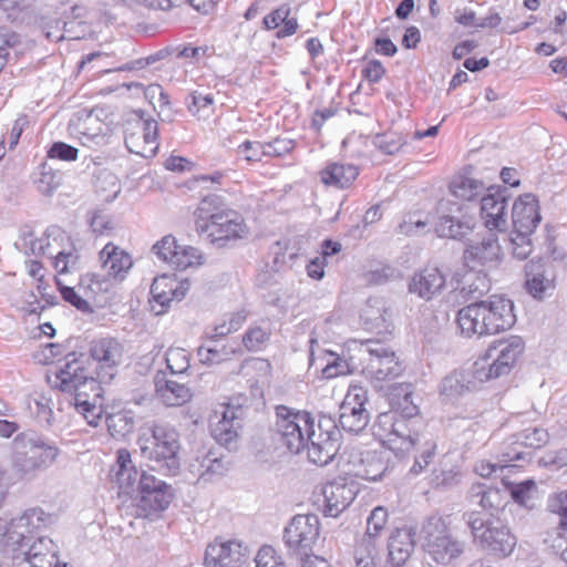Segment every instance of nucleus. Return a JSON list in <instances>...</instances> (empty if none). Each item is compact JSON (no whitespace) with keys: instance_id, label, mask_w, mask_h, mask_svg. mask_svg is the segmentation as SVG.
<instances>
[{"instance_id":"38","label":"nucleus","mask_w":567,"mask_h":567,"mask_svg":"<svg viewBox=\"0 0 567 567\" xmlns=\"http://www.w3.org/2000/svg\"><path fill=\"white\" fill-rule=\"evenodd\" d=\"M516 441L512 447H516L517 451H520L519 446H525L529 449H540L544 446L548 440L549 434L546 430L540 427L525 429L518 432L516 435Z\"/></svg>"},{"instance_id":"33","label":"nucleus","mask_w":567,"mask_h":567,"mask_svg":"<svg viewBox=\"0 0 567 567\" xmlns=\"http://www.w3.org/2000/svg\"><path fill=\"white\" fill-rule=\"evenodd\" d=\"M363 318L365 323L370 324L371 328L378 329L380 332H389L392 328L391 312L385 307L382 299L370 298L367 301V308L363 311Z\"/></svg>"},{"instance_id":"19","label":"nucleus","mask_w":567,"mask_h":567,"mask_svg":"<svg viewBox=\"0 0 567 567\" xmlns=\"http://www.w3.org/2000/svg\"><path fill=\"white\" fill-rule=\"evenodd\" d=\"M501 247L493 233L484 235L481 239H471L464 252V265L468 269L485 267L498 260Z\"/></svg>"},{"instance_id":"61","label":"nucleus","mask_w":567,"mask_h":567,"mask_svg":"<svg viewBox=\"0 0 567 567\" xmlns=\"http://www.w3.org/2000/svg\"><path fill=\"white\" fill-rule=\"evenodd\" d=\"M266 155L268 156H282L291 152L295 147V142L289 138H275L272 142L265 144Z\"/></svg>"},{"instance_id":"59","label":"nucleus","mask_w":567,"mask_h":567,"mask_svg":"<svg viewBox=\"0 0 567 567\" xmlns=\"http://www.w3.org/2000/svg\"><path fill=\"white\" fill-rule=\"evenodd\" d=\"M238 150L244 158L248 162L260 161L261 157L266 155V147L259 142L246 141L239 146Z\"/></svg>"},{"instance_id":"26","label":"nucleus","mask_w":567,"mask_h":567,"mask_svg":"<svg viewBox=\"0 0 567 567\" xmlns=\"http://www.w3.org/2000/svg\"><path fill=\"white\" fill-rule=\"evenodd\" d=\"M221 413L217 422L210 423V434L213 439L229 452L237 451L239 439L244 429L243 420H235Z\"/></svg>"},{"instance_id":"24","label":"nucleus","mask_w":567,"mask_h":567,"mask_svg":"<svg viewBox=\"0 0 567 567\" xmlns=\"http://www.w3.org/2000/svg\"><path fill=\"white\" fill-rule=\"evenodd\" d=\"M505 485L504 481H502ZM468 498L472 503L482 507L483 514L495 515L498 511H503L508 503V491L495 486H486L485 484H473L468 491Z\"/></svg>"},{"instance_id":"53","label":"nucleus","mask_w":567,"mask_h":567,"mask_svg":"<svg viewBox=\"0 0 567 567\" xmlns=\"http://www.w3.org/2000/svg\"><path fill=\"white\" fill-rule=\"evenodd\" d=\"M55 282L64 301L71 303L73 307H75L78 310L82 312L86 313L93 311L90 303L81 296H79L74 288L62 285L61 280L56 277Z\"/></svg>"},{"instance_id":"43","label":"nucleus","mask_w":567,"mask_h":567,"mask_svg":"<svg viewBox=\"0 0 567 567\" xmlns=\"http://www.w3.org/2000/svg\"><path fill=\"white\" fill-rule=\"evenodd\" d=\"M152 252L167 264H173L177 256V239L173 235H166L156 241L152 247Z\"/></svg>"},{"instance_id":"15","label":"nucleus","mask_w":567,"mask_h":567,"mask_svg":"<svg viewBox=\"0 0 567 567\" xmlns=\"http://www.w3.org/2000/svg\"><path fill=\"white\" fill-rule=\"evenodd\" d=\"M365 346L369 358L364 371L372 380H392L403 372L404 368L394 351L374 340H368Z\"/></svg>"},{"instance_id":"54","label":"nucleus","mask_w":567,"mask_h":567,"mask_svg":"<svg viewBox=\"0 0 567 567\" xmlns=\"http://www.w3.org/2000/svg\"><path fill=\"white\" fill-rule=\"evenodd\" d=\"M270 332L261 327H252L243 336V342L248 351H258L269 340Z\"/></svg>"},{"instance_id":"64","label":"nucleus","mask_w":567,"mask_h":567,"mask_svg":"<svg viewBox=\"0 0 567 567\" xmlns=\"http://www.w3.org/2000/svg\"><path fill=\"white\" fill-rule=\"evenodd\" d=\"M81 133L87 141L95 140L96 137H103L102 126L97 122L96 117H93L92 113L86 115V118L82 123Z\"/></svg>"},{"instance_id":"46","label":"nucleus","mask_w":567,"mask_h":567,"mask_svg":"<svg viewBox=\"0 0 567 567\" xmlns=\"http://www.w3.org/2000/svg\"><path fill=\"white\" fill-rule=\"evenodd\" d=\"M206 262L205 255L196 247L185 246L179 250V272L196 269Z\"/></svg>"},{"instance_id":"9","label":"nucleus","mask_w":567,"mask_h":567,"mask_svg":"<svg viewBox=\"0 0 567 567\" xmlns=\"http://www.w3.org/2000/svg\"><path fill=\"white\" fill-rule=\"evenodd\" d=\"M524 350L525 342L519 336L496 341L487 352L489 358L493 357V352H496V358L492 364H487L486 361L475 362V378L480 381H488L508 374Z\"/></svg>"},{"instance_id":"60","label":"nucleus","mask_w":567,"mask_h":567,"mask_svg":"<svg viewBox=\"0 0 567 567\" xmlns=\"http://www.w3.org/2000/svg\"><path fill=\"white\" fill-rule=\"evenodd\" d=\"M188 473H185V480H188L189 482L194 481L196 477L198 480H204L205 482L209 481L208 477H206V456L205 452H203L200 455H197L189 464H188Z\"/></svg>"},{"instance_id":"22","label":"nucleus","mask_w":567,"mask_h":567,"mask_svg":"<svg viewBox=\"0 0 567 567\" xmlns=\"http://www.w3.org/2000/svg\"><path fill=\"white\" fill-rule=\"evenodd\" d=\"M540 220L538 200L535 195L523 194L514 202L512 221L516 231L533 234Z\"/></svg>"},{"instance_id":"6","label":"nucleus","mask_w":567,"mask_h":567,"mask_svg":"<svg viewBox=\"0 0 567 567\" xmlns=\"http://www.w3.org/2000/svg\"><path fill=\"white\" fill-rule=\"evenodd\" d=\"M60 452L55 444L34 431L19 433L12 442V470L21 480H33L56 461Z\"/></svg>"},{"instance_id":"18","label":"nucleus","mask_w":567,"mask_h":567,"mask_svg":"<svg viewBox=\"0 0 567 567\" xmlns=\"http://www.w3.org/2000/svg\"><path fill=\"white\" fill-rule=\"evenodd\" d=\"M357 492L355 484L346 478L339 477L326 483L322 487L324 516H339L354 501Z\"/></svg>"},{"instance_id":"3","label":"nucleus","mask_w":567,"mask_h":567,"mask_svg":"<svg viewBox=\"0 0 567 567\" xmlns=\"http://www.w3.org/2000/svg\"><path fill=\"white\" fill-rule=\"evenodd\" d=\"M116 466L115 476L120 494L135 495L137 516L150 517L168 506L173 497L171 486L146 471L138 470L132 461L130 451H117Z\"/></svg>"},{"instance_id":"12","label":"nucleus","mask_w":567,"mask_h":567,"mask_svg":"<svg viewBox=\"0 0 567 567\" xmlns=\"http://www.w3.org/2000/svg\"><path fill=\"white\" fill-rule=\"evenodd\" d=\"M319 534L320 524L317 515H296L284 530V540L290 551L303 557L312 551Z\"/></svg>"},{"instance_id":"44","label":"nucleus","mask_w":567,"mask_h":567,"mask_svg":"<svg viewBox=\"0 0 567 567\" xmlns=\"http://www.w3.org/2000/svg\"><path fill=\"white\" fill-rule=\"evenodd\" d=\"M406 142L398 133L377 134L373 145L388 155L398 153Z\"/></svg>"},{"instance_id":"4","label":"nucleus","mask_w":567,"mask_h":567,"mask_svg":"<svg viewBox=\"0 0 567 567\" xmlns=\"http://www.w3.org/2000/svg\"><path fill=\"white\" fill-rule=\"evenodd\" d=\"M64 367L56 373L60 381L59 388L63 392L74 393L76 409L82 411L89 424L97 425L101 419L100 408L103 404L102 384H109L100 380L92 367L84 365V354H69Z\"/></svg>"},{"instance_id":"39","label":"nucleus","mask_w":567,"mask_h":567,"mask_svg":"<svg viewBox=\"0 0 567 567\" xmlns=\"http://www.w3.org/2000/svg\"><path fill=\"white\" fill-rule=\"evenodd\" d=\"M362 463L363 467L360 475L367 481L377 482L381 480L388 470L386 462L377 453H368Z\"/></svg>"},{"instance_id":"36","label":"nucleus","mask_w":567,"mask_h":567,"mask_svg":"<svg viewBox=\"0 0 567 567\" xmlns=\"http://www.w3.org/2000/svg\"><path fill=\"white\" fill-rule=\"evenodd\" d=\"M502 457L503 458L501 460V462L503 464L481 463L476 467V472L483 477H488L493 473H495L497 468L502 470L503 467L511 466L512 462H515V461L528 462L532 457V453L525 452V451H517L516 447H509V450L507 452L503 453Z\"/></svg>"},{"instance_id":"52","label":"nucleus","mask_w":567,"mask_h":567,"mask_svg":"<svg viewBox=\"0 0 567 567\" xmlns=\"http://www.w3.org/2000/svg\"><path fill=\"white\" fill-rule=\"evenodd\" d=\"M508 497L511 496L517 504L528 507L529 501L536 491V484L532 480L524 481L511 488H507Z\"/></svg>"},{"instance_id":"5","label":"nucleus","mask_w":567,"mask_h":567,"mask_svg":"<svg viewBox=\"0 0 567 567\" xmlns=\"http://www.w3.org/2000/svg\"><path fill=\"white\" fill-rule=\"evenodd\" d=\"M515 322L514 302L497 295L461 308L456 317L461 333L467 338L496 334L511 329Z\"/></svg>"},{"instance_id":"29","label":"nucleus","mask_w":567,"mask_h":567,"mask_svg":"<svg viewBox=\"0 0 567 567\" xmlns=\"http://www.w3.org/2000/svg\"><path fill=\"white\" fill-rule=\"evenodd\" d=\"M100 261L109 277L123 280L133 266L131 256L113 243L106 244L100 251Z\"/></svg>"},{"instance_id":"41","label":"nucleus","mask_w":567,"mask_h":567,"mask_svg":"<svg viewBox=\"0 0 567 567\" xmlns=\"http://www.w3.org/2000/svg\"><path fill=\"white\" fill-rule=\"evenodd\" d=\"M422 451L415 456L414 463L410 468V473L419 475L423 472L433 461L436 452V442L429 439H422L421 444Z\"/></svg>"},{"instance_id":"11","label":"nucleus","mask_w":567,"mask_h":567,"mask_svg":"<svg viewBox=\"0 0 567 567\" xmlns=\"http://www.w3.org/2000/svg\"><path fill=\"white\" fill-rule=\"evenodd\" d=\"M122 357L123 347L115 338H101L90 343L84 365L92 367L100 380L111 382L118 372Z\"/></svg>"},{"instance_id":"45","label":"nucleus","mask_w":567,"mask_h":567,"mask_svg":"<svg viewBox=\"0 0 567 567\" xmlns=\"http://www.w3.org/2000/svg\"><path fill=\"white\" fill-rule=\"evenodd\" d=\"M16 523L17 518L9 519V542L13 549H21L29 546L33 539V532L29 526L18 527Z\"/></svg>"},{"instance_id":"47","label":"nucleus","mask_w":567,"mask_h":567,"mask_svg":"<svg viewBox=\"0 0 567 567\" xmlns=\"http://www.w3.org/2000/svg\"><path fill=\"white\" fill-rule=\"evenodd\" d=\"M109 431L112 434L126 435L134 430V419L128 413H115L106 417Z\"/></svg>"},{"instance_id":"8","label":"nucleus","mask_w":567,"mask_h":567,"mask_svg":"<svg viewBox=\"0 0 567 567\" xmlns=\"http://www.w3.org/2000/svg\"><path fill=\"white\" fill-rule=\"evenodd\" d=\"M423 547L441 565H449L463 555L466 544L454 537L447 517L431 516L422 527Z\"/></svg>"},{"instance_id":"58","label":"nucleus","mask_w":567,"mask_h":567,"mask_svg":"<svg viewBox=\"0 0 567 567\" xmlns=\"http://www.w3.org/2000/svg\"><path fill=\"white\" fill-rule=\"evenodd\" d=\"M549 508L559 516L558 526L560 529L567 528V492L555 495L549 502Z\"/></svg>"},{"instance_id":"42","label":"nucleus","mask_w":567,"mask_h":567,"mask_svg":"<svg viewBox=\"0 0 567 567\" xmlns=\"http://www.w3.org/2000/svg\"><path fill=\"white\" fill-rule=\"evenodd\" d=\"M465 375L462 373H451L446 375L440 385V392L446 396L462 395L465 391L470 390V381L465 384Z\"/></svg>"},{"instance_id":"17","label":"nucleus","mask_w":567,"mask_h":567,"mask_svg":"<svg viewBox=\"0 0 567 567\" xmlns=\"http://www.w3.org/2000/svg\"><path fill=\"white\" fill-rule=\"evenodd\" d=\"M154 446L151 457L164 462L167 470L175 475L177 472V431L165 422H155L152 426Z\"/></svg>"},{"instance_id":"2","label":"nucleus","mask_w":567,"mask_h":567,"mask_svg":"<svg viewBox=\"0 0 567 567\" xmlns=\"http://www.w3.org/2000/svg\"><path fill=\"white\" fill-rule=\"evenodd\" d=\"M391 409L380 413L373 425V433L395 455L419 446L424 439V422L420 409L413 401V385L398 383L390 394Z\"/></svg>"},{"instance_id":"50","label":"nucleus","mask_w":567,"mask_h":567,"mask_svg":"<svg viewBox=\"0 0 567 567\" xmlns=\"http://www.w3.org/2000/svg\"><path fill=\"white\" fill-rule=\"evenodd\" d=\"M49 516L41 508H30L17 518L18 527L29 526L34 533L45 526Z\"/></svg>"},{"instance_id":"32","label":"nucleus","mask_w":567,"mask_h":567,"mask_svg":"<svg viewBox=\"0 0 567 567\" xmlns=\"http://www.w3.org/2000/svg\"><path fill=\"white\" fill-rule=\"evenodd\" d=\"M358 174V167L354 165L331 163L321 171V181L326 185L344 188L352 184Z\"/></svg>"},{"instance_id":"27","label":"nucleus","mask_w":567,"mask_h":567,"mask_svg":"<svg viewBox=\"0 0 567 567\" xmlns=\"http://www.w3.org/2000/svg\"><path fill=\"white\" fill-rule=\"evenodd\" d=\"M45 235L48 239L50 237L53 238L54 243L64 241L66 240L69 243L68 248H63L59 251H56V255L53 257V267L59 274H68L73 270L78 269V264L80 256L74 248L73 244L71 243V237L62 230L58 226H51L47 229Z\"/></svg>"},{"instance_id":"37","label":"nucleus","mask_w":567,"mask_h":567,"mask_svg":"<svg viewBox=\"0 0 567 567\" xmlns=\"http://www.w3.org/2000/svg\"><path fill=\"white\" fill-rule=\"evenodd\" d=\"M14 247L25 255L47 254V249H51L52 243L48 241L43 245L41 240L34 237L31 228L24 227L20 230L19 239L14 243Z\"/></svg>"},{"instance_id":"55","label":"nucleus","mask_w":567,"mask_h":567,"mask_svg":"<svg viewBox=\"0 0 567 567\" xmlns=\"http://www.w3.org/2000/svg\"><path fill=\"white\" fill-rule=\"evenodd\" d=\"M458 483V473L453 470L434 468L431 484L436 488H450Z\"/></svg>"},{"instance_id":"40","label":"nucleus","mask_w":567,"mask_h":567,"mask_svg":"<svg viewBox=\"0 0 567 567\" xmlns=\"http://www.w3.org/2000/svg\"><path fill=\"white\" fill-rule=\"evenodd\" d=\"M250 403L251 399L248 395L243 393L235 394L224 404V411L221 413H227V416L235 420L244 421L247 417Z\"/></svg>"},{"instance_id":"35","label":"nucleus","mask_w":567,"mask_h":567,"mask_svg":"<svg viewBox=\"0 0 567 567\" xmlns=\"http://www.w3.org/2000/svg\"><path fill=\"white\" fill-rule=\"evenodd\" d=\"M217 195H208L205 196L200 203L198 208L195 212L196 215V229L199 230L200 224H208L210 220H213V217L215 215H219L224 210H228Z\"/></svg>"},{"instance_id":"48","label":"nucleus","mask_w":567,"mask_h":567,"mask_svg":"<svg viewBox=\"0 0 567 567\" xmlns=\"http://www.w3.org/2000/svg\"><path fill=\"white\" fill-rule=\"evenodd\" d=\"M388 511L384 507H375L368 517L364 536L377 539L388 522Z\"/></svg>"},{"instance_id":"62","label":"nucleus","mask_w":567,"mask_h":567,"mask_svg":"<svg viewBox=\"0 0 567 567\" xmlns=\"http://www.w3.org/2000/svg\"><path fill=\"white\" fill-rule=\"evenodd\" d=\"M427 220L416 219L415 215H410L408 219H404L399 225L398 229L400 234L411 236L425 233V228L427 227Z\"/></svg>"},{"instance_id":"31","label":"nucleus","mask_w":567,"mask_h":567,"mask_svg":"<svg viewBox=\"0 0 567 567\" xmlns=\"http://www.w3.org/2000/svg\"><path fill=\"white\" fill-rule=\"evenodd\" d=\"M457 289L467 299H480L491 289V280L483 270L468 269L458 282Z\"/></svg>"},{"instance_id":"16","label":"nucleus","mask_w":567,"mask_h":567,"mask_svg":"<svg viewBox=\"0 0 567 567\" xmlns=\"http://www.w3.org/2000/svg\"><path fill=\"white\" fill-rule=\"evenodd\" d=\"M487 194L481 198V217L488 230L505 231L507 229V206L511 197L508 189L501 185L486 188Z\"/></svg>"},{"instance_id":"28","label":"nucleus","mask_w":567,"mask_h":567,"mask_svg":"<svg viewBox=\"0 0 567 567\" xmlns=\"http://www.w3.org/2000/svg\"><path fill=\"white\" fill-rule=\"evenodd\" d=\"M152 298L150 300L152 310L159 316L166 311L177 295V284L175 282V274H163L154 278L150 291Z\"/></svg>"},{"instance_id":"23","label":"nucleus","mask_w":567,"mask_h":567,"mask_svg":"<svg viewBox=\"0 0 567 567\" xmlns=\"http://www.w3.org/2000/svg\"><path fill=\"white\" fill-rule=\"evenodd\" d=\"M446 284L445 275L435 266H426L414 274L409 282V291L429 301L441 293Z\"/></svg>"},{"instance_id":"34","label":"nucleus","mask_w":567,"mask_h":567,"mask_svg":"<svg viewBox=\"0 0 567 567\" xmlns=\"http://www.w3.org/2000/svg\"><path fill=\"white\" fill-rule=\"evenodd\" d=\"M486 189L483 182L466 176H458L450 184L451 193L464 200H474Z\"/></svg>"},{"instance_id":"51","label":"nucleus","mask_w":567,"mask_h":567,"mask_svg":"<svg viewBox=\"0 0 567 567\" xmlns=\"http://www.w3.org/2000/svg\"><path fill=\"white\" fill-rule=\"evenodd\" d=\"M52 544V540L45 537H39L38 542H33L32 544L29 543L28 550L24 551L25 556V563L21 565V567H44V565H39L38 559L41 556H47L45 553H43V549H48V545Z\"/></svg>"},{"instance_id":"30","label":"nucleus","mask_w":567,"mask_h":567,"mask_svg":"<svg viewBox=\"0 0 567 567\" xmlns=\"http://www.w3.org/2000/svg\"><path fill=\"white\" fill-rule=\"evenodd\" d=\"M153 382L154 399L166 408L177 406V372H156Z\"/></svg>"},{"instance_id":"49","label":"nucleus","mask_w":567,"mask_h":567,"mask_svg":"<svg viewBox=\"0 0 567 567\" xmlns=\"http://www.w3.org/2000/svg\"><path fill=\"white\" fill-rule=\"evenodd\" d=\"M62 181V175L59 172H54L51 167H47V164L42 165V172L37 181L39 190L44 195L52 194Z\"/></svg>"},{"instance_id":"14","label":"nucleus","mask_w":567,"mask_h":567,"mask_svg":"<svg viewBox=\"0 0 567 567\" xmlns=\"http://www.w3.org/2000/svg\"><path fill=\"white\" fill-rule=\"evenodd\" d=\"M435 231L440 237L461 240L471 234L476 225L474 216L462 214V207L450 200H441Z\"/></svg>"},{"instance_id":"20","label":"nucleus","mask_w":567,"mask_h":567,"mask_svg":"<svg viewBox=\"0 0 567 567\" xmlns=\"http://www.w3.org/2000/svg\"><path fill=\"white\" fill-rule=\"evenodd\" d=\"M247 548L237 540L209 544L205 551V564L208 567H239L246 558Z\"/></svg>"},{"instance_id":"57","label":"nucleus","mask_w":567,"mask_h":567,"mask_svg":"<svg viewBox=\"0 0 567 567\" xmlns=\"http://www.w3.org/2000/svg\"><path fill=\"white\" fill-rule=\"evenodd\" d=\"M256 567H287L281 557L276 556L271 546H262L255 558Z\"/></svg>"},{"instance_id":"7","label":"nucleus","mask_w":567,"mask_h":567,"mask_svg":"<svg viewBox=\"0 0 567 567\" xmlns=\"http://www.w3.org/2000/svg\"><path fill=\"white\" fill-rule=\"evenodd\" d=\"M462 520L468 527L473 539L489 555L506 558L514 551L517 539L496 515L468 511L463 513Z\"/></svg>"},{"instance_id":"13","label":"nucleus","mask_w":567,"mask_h":567,"mask_svg":"<svg viewBox=\"0 0 567 567\" xmlns=\"http://www.w3.org/2000/svg\"><path fill=\"white\" fill-rule=\"evenodd\" d=\"M157 122L144 118L143 115L127 121L124 130V142L128 152L142 157H151L157 151Z\"/></svg>"},{"instance_id":"63","label":"nucleus","mask_w":567,"mask_h":567,"mask_svg":"<svg viewBox=\"0 0 567 567\" xmlns=\"http://www.w3.org/2000/svg\"><path fill=\"white\" fill-rule=\"evenodd\" d=\"M378 555V548H377V539L364 536L361 538V540L358 543L354 549V558H365L371 557L375 559Z\"/></svg>"},{"instance_id":"56","label":"nucleus","mask_w":567,"mask_h":567,"mask_svg":"<svg viewBox=\"0 0 567 567\" xmlns=\"http://www.w3.org/2000/svg\"><path fill=\"white\" fill-rule=\"evenodd\" d=\"M79 155V150L64 142H54L48 151V157L51 159L60 161H75Z\"/></svg>"},{"instance_id":"21","label":"nucleus","mask_w":567,"mask_h":567,"mask_svg":"<svg viewBox=\"0 0 567 567\" xmlns=\"http://www.w3.org/2000/svg\"><path fill=\"white\" fill-rule=\"evenodd\" d=\"M525 288L534 298L543 299L548 290L554 289L553 265L540 258L525 265Z\"/></svg>"},{"instance_id":"25","label":"nucleus","mask_w":567,"mask_h":567,"mask_svg":"<svg viewBox=\"0 0 567 567\" xmlns=\"http://www.w3.org/2000/svg\"><path fill=\"white\" fill-rule=\"evenodd\" d=\"M415 547V530L412 527L396 528L388 542V563L393 567L403 566Z\"/></svg>"},{"instance_id":"1","label":"nucleus","mask_w":567,"mask_h":567,"mask_svg":"<svg viewBox=\"0 0 567 567\" xmlns=\"http://www.w3.org/2000/svg\"><path fill=\"white\" fill-rule=\"evenodd\" d=\"M276 416L275 430L279 442L293 454L307 449L309 461L320 466L327 465L338 453L342 439L340 427L358 434L370 421L365 408L350 406V403H341L339 423L329 415H321L317 424L318 431L315 430L310 413L306 411L278 405Z\"/></svg>"},{"instance_id":"10","label":"nucleus","mask_w":567,"mask_h":567,"mask_svg":"<svg viewBox=\"0 0 567 567\" xmlns=\"http://www.w3.org/2000/svg\"><path fill=\"white\" fill-rule=\"evenodd\" d=\"M198 231L205 233L215 247L230 248L245 238L249 229L238 212L228 209L215 215L208 224H200Z\"/></svg>"}]
</instances>
